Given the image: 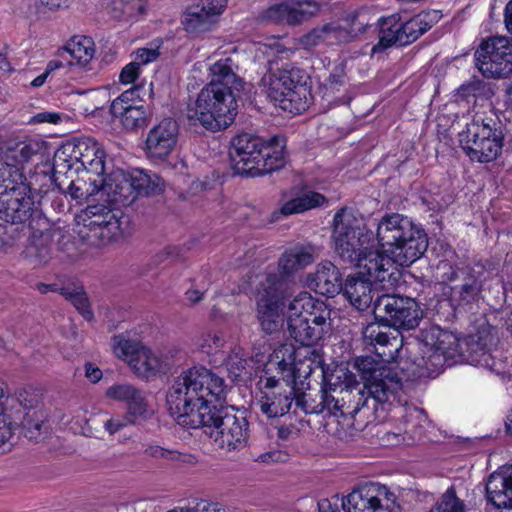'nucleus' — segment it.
Masks as SVG:
<instances>
[{
    "label": "nucleus",
    "mask_w": 512,
    "mask_h": 512,
    "mask_svg": "<svg viewBox=\"0 0 512 512\" xmlns=\"http://www.w3.org/2000/svg\"><path fill=\"white\" fill-rule=\"evenodd\" d=\"M332 238L337 254L359 269V276H349L343 293L357 310L372 303L374 290L390 291L401 280L400 267L416 262L427 250L424 229L400 213H387L376 228V241L360 213L353 208L338 210L333 218Z\"/></svg>",
    "instance_id": "obj_1"
},
{
    "label": "nucleus",
    "mask_w": 512,
    "mask_h": 512,
    "mask_svg": "<svg viewBox=\"0 0 512 512\" xmlns=\"http://www.w3.org/2000/svg\"><path fill=\"white\" fill-rule=\"evenodd\" d=\"M363 337L375 346L382 361L370 356L355 360L354 366L363 381V388L357 390V411L369 398L379 404L399 403L404 381L435 377L445 370L448 334L438 326L423 330L420 339L404 341L398 332L389 336L378 325L370 324L364 329Z\"/></svg>",
    "instance_id": "obj_2"
},
{
    "label": "nucleus",
    "mask_w": 512,
    "mask_h": 512,
    "mask_svg": "<svg viewBox=\"0 0 512 512\" xmlns=\"http://www.w3.org/2000/svg\"><path fill=\"white\" fill-rule=\"evenodd\" d=\"M225 395L223 378L205 367H192L174 379L166 394V405L178 424L204 427L218 448L238 450L247 444L248 423L232 414L222 415Z\"/></svg>",
    "instance_id": "obj_3"
},
{
    "label": "nucleus",
    "mask_w": 512,
    "mask_h": 512,
    "mask_svg": "<svg viewBox=\"0 0 512 512\" xmlns=\"http://www.w3.org/2000/svg\"><path fill=\"white\" fill-rule=\"evenodd\" d=\"M315 368L316 355L309 349L296 348L290 343L275 348L258 382L262 413L269 418L288 413L297 383L307 379Z\"/></svg>",
    "instance_id": "obj_4"
},
{
    "label": "nucleus",
    "mask_w": 512,
    "mask_h": 512,
    "mask_svg": "<svg viewBox=\"0 0 512 512\" xmlns=\"http://www.w3.org/2000/svg\"><path fill=\"white\" fill-rule=\"evenodd\" d=\"M51 156L52 160H104L108 154L99 142L89 137L68 140L57 147L38 138L4 140L0 137V160H29L34 157L49 160Z\"/></svg>",
    "instance_id": "obj_5"
},
{
    "label": "nucleus",
    "mask_w": 512,
    "mask_h": 512,
    "mask_svg": "<svg viewBox=\"0 0 512 512\" xmlns=\"http://www.w3.org/2000/svg\"><path fill=\"white\" fill-rule=\"evenodd\" d=\"M287 330L291 338L318 355L310 346L318 343L331 328V310L321 299L306 291L299 292L288 303Z\"/></svg>",
    "instance_id": "obj_6"
},
{
    "label": "nucleus",
    "mask_w": 512,
    "mask_h": 512,
    "mask_svg": "<svg viewBox=\"0 0 512 512\" xmlns=\"http://www.w3.org/2000/svg\"><path fill=\"white\" fill-rule=\"evenodd\" d=\"M455 353L450 347V366L469 363L489 370L502 380L512 378V359L497 346L498 337L495 329L489 325L482 326L474 334L464 338L455 337Z\"/></svg>",
    "instance_id": "obj_7"
},
{
    "label": "nucleus",
    "mask_w": 512,
    "mask_h": 512,
    "mask_svg": "<svg viewBox=\"0 0 512 512\" xmlns=\"http://www.w3.org/2000/svg\"><path fill=\"white\" fill-rule=\"evenodd\" d=\"M238 113L237 95L230 90L204 86L195 99L190 100L186 116L193 124L217 132L228 128Z\"/></svg>",
    "instance_id": "obj_8"
},
{
    "label": "nucleus",
    "mask_w": 512,
    "mask_h": 512,
    "mask_svg": "<svg viewBox=\"0 0 512 512\" xmlns=\"http://www.w3.org/2000/svg\"><path fill=\"white\" fill-rule=\"evenodd\" d=\"M79 236L89 245L101 247L124 239L130 232V220L120 209L88 205L79 216Z\"/></svg>",
    "instance_id": "obj_9"
},
{
    "label": "nucleus",
    "mask_w": 512,
    "mask_h": 512,
    "mask_svg": "<svg viewBox=\"0 0 512 512\" xmlns=\"http://www.w3.org/2000/svg\"><path fill=\"white\" fill-rule=\"evenodd\" d=\"M34 200L29 186L21 180V175L14 165L2 162L0 167V219L20 224L30 220L33 223L46 226L45 219L33 217Z\"/></svg>",
    "instance_id": "obj_10"
},
{
    "label": "nucleus",
    "mask_w": 512,
    "mask_h": 512,
    "mask_svg": "<svg viewBox=\"0 0 512 512\" xmlns=\"http://www.w3.org/2000/svg\"><path fill=\"white\" fill-rule=\"evenodd\" d=\"M267 93L284 111L299 114L309 106L310 91L306 85V73L291 63L272 70L263 78Z\"/></svg>",
    "instance_id": "obj_11"
},
{
    "label": "nucleus",
    "mask_w": 512,
    "mask_h": 512,
    "mask_svg": "<svg viewBox=\"0 0 512 512\" xmlns=\"http://www.w3.org/2000/svg\"><path fill=\"white\" fill-rule=\"evenodd\" d=\"M287 285L277 275L265 274L254 292L256 318L267 334L280 331L286 320L284 313Z\"/></svg>",
    "instance_id": "obj_12"
},
{
    "label": "nucleus",
    "mask_w": 512,
    "mask_h": 512,
    "mask_svg": "<svg viewBox=\"0 0 512 512\" xmlns=\"http://www.w3.org/2000/svg\"><path fill=\"white\" fill-rule=\"evenodd\" d=\"M5 394V384L0 381V445L6 443L20 426L30 433L31 438L34 437L32 429L40 431L44 421V413L37 407V398L33 397L28 402L26 399L2 402Z\"/></svg>",
    "instance_id": "obj_13"
},
{
    "label": "nucleus",
    "mask_w": 512,
    "mask_h": 512,
    "mask_svg": "<svg viewBox=\"0 0 512 512\" xmlns=\"http://www.w3.org/2000/svg\"><path fill=\"white\" fill-rule=\"evenodd\" d=\"M492 118L476 115L466 130L459 134L461 148L466 156L478 160H495L502 150L500 133L494 128Z\"/></svg>",
    "instance_id": "obj_14"
},
{
    "label": "nucleus",
    "mask_w": 512,
    "mask_h": 512,
    "mask_svg": "<svg viewBox=\"0 0 512 512\" xmlns=\"http://www.w3.org/2000/svg\"><path fill=\"white\" fill-rule=\"evenodd\" d=\"M344 512H399L396 495L380 483L360 485L342 497Z\"/></svg>",
    "instance_id": "obj_15"
},
{
    "label": "nucleus",
    "mask_w": 512,
    "mask_h": 512,
    "mask_svg": "<svg viewBox=\"0 0 512 512\" xmlns=\"http://www.w3.org/2000/svg\"><path fill=\"white\" fill-rule=\"evenodd\" d=\"M475 63L487 78L512 75V39L500 36L483 41L475 52Z\"/></svg>",
    "instance_id": "obj_16"
},
{
    "label": "nucleus",
    "mask_w": 512,
    "mask_h": 512,
    "mask_svg": "<svg viewBox=\"0 0 512 512\" xmlns=\"http://www.w3.org/2000/svg\"><path fill=\"white\" fill-rule=\"evenodd\" d=\"M376 318L397 329H414L421 319L417 302L410 297L383 294L374 302Z\"/></svg>",
    "instance_id": "obj_17"
},
{
    "label": "nucleus",
    "mask_w": 512,
    "mask_h": 512,
    "mask_svg": "<svg viewBox=\"0 0 512 512\" xmlns=\"http://www.w3.org/2000/svg\"><path fill=\"white\" fill-rule=\"evenodd\" d=\"M229 155L232 159L238 157L240 160H283L286 156V142L281 137L264 140L244 132L232 138Z\"/></svg>",
    "instance_id": "obj_18"
},
{
    "label": "nucleus",
    "mask_w": 512,
    "mask_h": 512,
    "mask_svg": "<svg viewBox=\"0 0 512 512\" xmlns=\"http://www.w3.org/2000/svg\"><path fill=\"white\" fill-rule=\"evenodd\" d=\"M319 11L320 4L314 0H283L269 6L262 17L275 24L294 26L309 20Z\"/></svg>",
    "instance_id": "obj_19"
},
{
    "label": "nucleus",
    "mask_w": 512,
    "mask_h": 512,
    "mask_svg": "<svg viewBox=\"0 0 512 512\" xmlns=\"http://www.w3.org/2000/svg\"><path fill=\"white\" fill-rule=\"evenodd\" d=\"M486 499L501 512H512V465L502 466L489 476Z\"/></svg>",
    "instance_id": "obj_20"
},
{
    "label": "nucleus",
    "mask_w": 512,
    "mask_h": 512,
    "mask_svg": "<svg viewBox=\"0 0 512 512\" xmlns=\"http://www.w3.org/2000/svg\"><path fill=\"white\" fill-rule=\"evenodd\" d=\"M238 64L232 57H225L209 64V82L206 86L220 90H230L233 94L239 93L244 89L245 82L238 75Z\"/></svg>",
    "instance_id": "obj_21"
},
{
    "label": "nucleus",
    "mask_w": 512,
    "mask_h": 512,
    "mask_svg": "<svg viewBox=\"0 0 512 512\" xmlns=\"http://www.w3.org/2000/svg\"><path fill=\"white\" fill-rule=\"evenodd\" d=\"M178 125L168 118L162 120L148 134L146 150L152 158H165L174 150L177 143Z\"/></svg>",
    "instance_id": "obj_22"
},
{
    "label": "nucleus",
    "mask_w": 512,
    "mask_h": 512,
    "mask_svg": "<svg viewBox=\"0 0 512 512\" xmlns=\"http://www.w3.org/2000/svg\"><path fill=\"white\" fill-rule=\"evenodd\" d=\"M315 261V251L309 245H294L281 255L278 261V272L268 274L277 275L288 286L286 279L297 274Z\"/></svg>",
    "instance_id": "obj_23"
},
{
    "label": "nucleus",
    "mask_w": 512,
    "mask_h": 512,
    "mask_svg": "<svg viewBox=\"0 0 512 512\" xmlns=\"http://www.w3.org/2000/svg\"><path fill=\"white\" fill-rule=\"evenodd\" d=\"M108 400L126 404L128 414L133 418H145L149 412L145 396L130 383H116L105 391Z\"/></svg>",
    "instance_id": "obj_24"
},
{
    "label": "nucleus",
    "mask_w": 512,
    "mask_h": 512,
    "mask_svg": "<svg viewBox=\"0 0 512 512\" xmlns=\"http://www.w3.org/2000/svg\"><path fill=\"white\" fill-rule=\"evenodd\" d=\"M305 285L328 297H333L343 289L339 269L330 261L319 263L316 272L307 275Z\"/></svg>",
    "instance_id": "obj_25"
},
{
    "label": "nucleus",
    "mask_w": 512,
    "mask_h": 512,
    "mask_svg": "<svg viewBox=\"0 0 512 512\" xmlns=\"http://www.w3.org/2000/svg\"><path fill=\"white\" fill-rule=\"evenodd\" d=\"M311 186L306 180L294 186L291 189V197L282 204L280 213L284 216L299 214L326 203V197L313 191Z\"/></svg>",
    "instance_id": "obj_26"
},
{
    "label": "nucleus",
    "mask_w": 512,
    "mask_h": 512,
    "mask_svg": "<svg viewBox=\"0 0 512 512\" xmlns=\"http://www.w3.org/2000/svg\"><path fill=\"white\" fill-rule=\"evenodd\" d=\"M129 367L138 377L146 380H153L168 369L162 356L145 345L135 359L130 360Z\"/></svg>",
    "instance_id": "obj_27"
},
{
    "label": "nucleus",
    "mask_w": 512,
    "mask_h": 512,
    "mask_svg": "<svg viewBox=\"0 0 512 512\" xmlns=\"http://www.w3.org/2000/svg\"><path fill=\"white\" fill-rule=\"evenodd\" d=\"M57 55L61 58H66V55L71 57L69 65H77L79 67H86L95 55V44L92 38L82 35L72 37L64 47L57 51Z\"/></svg>",
    "instance_id": "obj_28"
},
{
    "label": "nucleus",
    "mask_w": 512,
    "mask_h": 512,
    "mask_svg": "<svg viewBox=\"0 0 512 512\" xmlns=\"http://www.w3.org/2000/svg\"><path fill=\"white\" fill-rule=\"evenodd\" d=\"M438 20V12H422L403 24H400V46L407 45L417 40L423 33L431 28Z\"/></svg>",
    "instance_id": "obj_29"
},
{
    "label": "nucleus",
    "mask_w": 512,
    "mask_h": 512,
    "mask_svg": "<svg viewBox=\"0 0 512 512\" xmlns=\"http://www.w3.org/2000/svg\"><path fill=\"white\" fill-rule=\"evenodd\" d=\"M405 421V428L403 432L409 435V438L413 441L420 440L424 431V424L426 423V417L417 409H409V413ZM383 441L390 445H396L405 438L402 436V430L399 429L397 432H385Z\"/></svg>",
    "instance_id": "obj_30"
},
{
    "label": "nucleus",
    "mask_w": 512,
    "mask_h": 512,
    "mask_svg": "<svg viewBox=\"0 0 512 512\" xmlns=\"http://www.w3.org/2000/svg\"><path fill=\"white\" fill-rule=\"evenodd\" d=\"M401 27L397 16L385 18L380 23L379 42L372 48V53H378L392 45H400Z\"/></svg>",
    "instance_id": "obj_31"
},
{
    "label": "nucleus",
    "mask_w": 512,
    "mask_h": 512,
    "mask_svg": "<svg viewBox=\"0 0 512 512\" xmlns=\"http://www.w3.org/2000/svg\"><path fill=\"white\" fill-rule=\"evenodd\" d=\"M111 14L114 18L123 21H137L145 13L143 0H111Z\"/></svg>",
    "instance_id": "obj_32"
},
{
    "label": "nucleus",
    "mask_w": 512,
    "mask_h": 512,
    "mask_svg": "<svg viewBox=\"0 0 512 512\" xmlns=\"http://www.w3.org/2000/svg\"><path fill=\"white\" fill-rule=\"evenodd\" d=\"M324 380L330 390L353 391L359 386L355 375L350 372L344 365L336 366L331 373L325 372Z\"/></svg>",
    "instance_id": "obj_33"
},
{
    "label": "nucleus",
    "mask_w": 512,
    "mask_h": 512,
    "mask_svg": "<svg viewBox=\"0 0 512 512\" xmlns=\"http://www.w3.org/2000/svg\"><path fill=\"white\" fill-rule=\"evenodd\" d=\"M143 347L144 344H142V342L132 340L125 334L115 335L111 339V349L113 354L117 358L125 361L128 366L130 365V360L135 359L140 349Z\"/></svg>",
    "instance_id": "obj_34"
},
{
    "label": "nucleus",
    "mask_w": 512,
    "mask_h": 512,
    "mask_svg": "<svg viewBox=\"0 0 512 512\" xmlns=\"http://www.w3.org/2000/svg\"><path fill=\"white\" fill-rule=\"evenodd\" d=\"M50 237L40 232L39 236L32 235L30 244L26 247L25 256L35 265L46 264L50 259Z\"/></svg>",
    "instance_id": "obj_35"
},
{
    "label": "nucleus",
    "mask_w": 512,
    "mask_h": 512,
    "mask_svg": "<svg viewBox=\"0 0 512 512\" xmlns=\"http://www.w3.org/2000/svg\"><path fill=\"white\" fill-rule=\"evenodd\" d=\"M273 164L274 162H234L232 165L233 175L243 178L260 177L281 168V166Z\"/></svg>",
    "instance_id": "obj_36"
},
{
    "label": "nucleus",
    "mask_w": 512,
    "mask_h": 512,
    "mask_svg": "<svg viewBox=\"0 0 512 512\" xmlns=\"http://www.w3.org/2000/svg\"><path fill=\"white\" fill-rule=\"evenodd\" d=\"M323 26L327 45L348 43L356 37L354 29H350L347 22L342 23L336 21Z\"/></svg>",
    "instance_id": "obj_37"
},
{
    "label": "nucleus",
    "mask_w": 512,
    "mask_h": 512,
    "mask_svg": "<svg viewBox=\"0 0 512 512\" xmlns=\"http://www.w3.org/2000/svg\"><path fill=\"white\" fill-rule=\"evenodd\" d=\"M215 21L208 16L201 7H190L184 17L183 24L186 31L194 33L208 30Z\"/></svg>",
    "instance_id": "obj_38"
},
{
    "label": "nucleus",
    "mask_w": 512,
    "mask_h": 512,
    "mask_svg": "<svg viewBox=\"0 0 512 512\" xmlns=\"http://www.w3.org/2000/svg\"><path fill=\"white\" fill-rule=\"evenodd\" d=\"M60 294L70 301L86 320L90 321L93 318L87 295L82 287H63L60 288Z\"/></svg>",
    "instance_id": "obj_39"
},
{
    "label": "nucleus",
    "mask_w": 512,
    "mask_h": 512,
    "mask_svg": "<svg viewBox=\"0 0 512 512\" xmlns=\"http://www.w3.org/2000/svg\"><path fill=\"white\" fill-rule=\"evenodd\" d=\"M138 91L139 87L134 86L130 89H127L116 99H114L110 107L112 115L114 116L123 114L126 110L134 106H140L137 104V98L139 97Z\"/></svg>",
    "instance_id": "obj_40"
},
{
    "label": "nucleus",
    "mask_w": 512,
    "mask_h": 512,
    "mask_svg": "<svg viewBox=\"0 0 512 512\" xmlns=\"http://www.w3.org/2000/svg\"><path fill=\"white\" fill-rule=\"evenodd\" d=\"M225 343L224 335L221 331L211 330L199 336L197 347L206 354L218 351Z\"/></svg>",
    "instance_id": "obj_41"
},
{
    "label": "nucleus",
    "mask_w": 512,
    "mask_h": 512,
    "mask_svg": "<svg viewBox=\"0 0 512 512\" xmlns=\"http://www.w3.org/2000/svg\"><path fill=\"white\" fill-rule=\"evenodd\" d=\"M128 185L127 189H133L138 194H152L157 191L158 185L151 180L150 176L142 171L131 175L130 181L125 180Z\"/></svg>",
    "instance_id": "obj_42"
},
{
    "label": "nucleus",
    "mask_w": 512,
    "mask_h": 512,
    "mask_svg": "<svg viewBox=\"0 0 512 512\" xmlns=\"http://www.w3.org/2000/svg\"><path fill=\"white\" fill-rule=\"evenodd\" d=\"M114 117L120 119L126 129H134L144 123L145 111L142 105L134 106L126 110L123 114L114 115Z\"/></svg>",
    "instance_id": "obj_43"
},
{
    "label": "nucleus",
    "mask_w": 512,
    "mask_h": 512,
    "mask_svg": "<svg viewBox=\"0 0 512 512\" xmlns=\"http://www.w3.org/2000/svg\"><path fill=\"white\" fill-rule=\"evenodd\" d=\"M70 116L61 113V112H54V111H41L29 118L27 123L29 125H36V124H42V123H49L53 125H59L65 122L70 121Z\"/></svg>",
    "instance_id": "obj_44"
},
{
    "label": "nucleus",
    "mask_w": 512,
    "mask_h": 512,
    "mask_svg": "<svg viewBox=\"0 0 512 512\" xmlns=\"http://www.w3.org/2000/svg\"><path fill=\"white\" fill-rule=\"evenodd\" d=\"M160 55L159 46L151 45L149 47H142L132 53L133 62L140 68L155 61Z\"/></svg>",
    "instance_id": "obj_45"
},
{
    "label": "nucleus",
    "mask_w": 512,
    "mask_h": 512,
    "mask_svg": "<svg viewBox=\"0 0 512 512\" xmlns=\"http://www.w3.org/2000/svg\"><path fill=\"white\" fill-rule=\"evenodd\" d=\"M320 44H326L324 26L312 29L299 39V45L304 49H312Z\"/></svg>",
    "instance_id": "obj_46"
},
{
    "label": "nucleus",
    "mask_w": 512,
    "mask_h": 512,
    "mask_svg": "<svg viewBox=\"0 0 512 512\" xmlns=\"http://www.w3.org/2000/svg\"><path fill=\"white\" fill-rule=\"evenodd\" d=\"M472 467L467 454L450 455V472H455L458 478L464 479Z\"/></svg>",
    "instance_id": "obj_47"
},
{
    "label": "nucleus",
    "mask_w": 512,
    "mask_h": 512,
    "mask_svg": "<svg viewBox=\"0 0 512 512\" xmlns=\"http://www.w3.org/2000/svg\"><path fill=\"white\" fill-rule=\"evenodd\" d=\"M145 454L155 459L165 460H182V454L176 450L164 448L162 446L152 444L146 447Z\"/></svg>",
    "instance_id": "obj_48"
},
{
    "label": "nucleus",
    "mask_w": 512,
    "mask_h": 512,
    "mask_svg": "<svg viewBox=\"0 0 512 512\" xmlns=\"http://www.w3.org/2000/svg\"><path fill=\"white\" fill-rule=\"evenodd\" d=\"M168 512H226L224 507L215 502L201 500L192 507L175 508Z\"/></svg>",
    "instance_id": "obj_49"
},
{
    "label": "nucleus",
    "mask_w": 512,
    "mask_h": 512,
    "mask_svg": "<svg viewBox=\"0 0 512 512\" xmlns=\"http://www.w3.org/2000/svg\"><path fill=\"white\" fill-rule=\"evenodd\" d=\"M227 5V0H202L198 6L214 21L223 13Z\"/></svg>",
    "instance_id": "obj_50"
},
{
    "label": "nucleus",
    "mask_w": 512,
    "mask_h": 512,
    "mask_svg": "<svg viewBox=\"0 0 512 512\" xmlns=\"http://www.w3.org/2000/svg\"><path fill=\"white\" fill-rule=\"evenodd\" d=\"M140 73L141 68L131 61L122 68L119 74V82L123 85L134 84L139 78Z\"/></svg>",
    "instance_id": "obj_51"
},
{
    "label": "nucleus",
    "mask_w": 512,
    "mask_h": 512,
    "mask_svg": "<svg viewBox=\"0 0 512 512\" xmlns=\"http://www.w3.org/2000/svg\"><path fill=\"white\" fill-rule=\"evenodd\" d=\"M259 51H261L263 54H266L268 58L272 56H278L286 54L289 56L292 51L286 49L283 47L278 40H270L269 43L261 44L258 48Z\"/></svg>",
    "instance_id": "obj_52"
},
{
    "label": "nucleus",
    "mask_w": 512,
    "mask_h": 512,
    "mask_svg": "<svg viewBox=\"0 0 512 512\" xmlns=\"http://www.w3.org/2000/svg\"><path fill=\"white\" fill-rule=\"evenodd\" d=\"M479 291H480V287L476 283V281H473L472 283H469V284H465L462 286L461 290L459 291L461 300L465 303H469L476 298Z\"/></svg>",
    "instance_id": "obj_53"
},
{
    "label": "nucleus",
    "mask_w": 512,
    "mask_h": 512,
    "mask_svg": "<svg viewBox=\"0 0 512 512\" xmlns=\"http://www.w3.org/2000/svg\"><path fill=\"white\" fill-rule=\"evenodd\" d=\"M341 501L342 498L340 499L338 495H334L331 498L321 499L318 502V510L319 512H337Z\"/></svg>",
    "instance_id": "obj_54"
},
{
    "label": "nucleus",
    "mask_w": 512,
    "mask_h": 512,
    "mask_svg": "<svg viewBox=\"0 0 512 512\" xmlns=\"http://www.w3.org/2000/svg\"><path fill=\"white\" fill-rule=\"evenodd\" d=\"M85 376L91 383H97L102 379V370L95 364L88 362L84 366Z\"/></svg>",
    "instance_id": "obj_55"
},
{
    "label": "nucleus",
    "mask_w": 512,
    "mask_h": 512,
    "mask_svg": "<svg viewBox=\"0 0 512 512\" xmlns=\"http://www.w3.org/2000/svg\"><path fill=\"white\" fill-rule=\"evenodd\" d=\"M128 420L112 418L105 422L104 427L109 434L113 435L128 424Z\"/></svg>",
    "instance_id": "obj_56"
},
{
    "label": "nucleus",
    "mask_w": 512,
    "mask_h": 512,
    "mask_svg": "<svg viewBox=\"0 0 512 512\" xmlns=\"http://www.w3.org/2000/svg\"><path fill=\"white\" fill-rule=\"evenodd\" d=\"M464 500L456 496L455 491L450 488V512H466Z\"/></svg>",
    "instance_id": "obj_57"
},
{
    "label": "nucleus",
    "mask_w": 512,
    "mask_h": 512,
    "mask_svg": "<svg viewBox=\"0 0 512 512\" xmlns=\"http://www.w3.org/2000/svg\"><path fill=\"white\" fill-rule=\"evenodd\" d=\"M12 71V66L8 61L6 49L0 50V78L6 77Z\"/></svg>",
    "instance_id": "obj_58"
},
{
    "label": "nucleus",
    "mask_w": 512,
    "mask_h": 512,
    "mask_svg": "<svg viewBox=\"0 0 512 512\" xmlns=\"http://www.w3.org/2000/svg\"><path fill=\"white\" fill-rule=\"evenodd\" d=\"M204 298V292H201L197 289L187 290L185 293V299L190 305H195L199 303Z\"/></svg>",
    "instance_id": "obj_59"
},
{
    "label": "nucleus",
    "mask_w": 512,
    "mask_h": 512,
    "mask_svg": "<svg viewBox=\"0 0 512 512\" xmlns=\"http://www.w3.org/2000/svg\"><path fill=\"white\" fill-rule=\"evenodd\" d=\"M436 129L437 134L440 138L446 139L448 136V129L446 127V117L445 115L438 116L436 119Z\"/></svg>",
    "instance_id": "obj_60"
},
{
    "label": "nucleus",
    "mask_w": 512,
    "mask_h": 512,
    "mask_svg": "<svg viewBox=\"0 0 512 512\" xmlns=\"http://www.w3.org/2000/svg\"><path fill=\"white\" fill-rule=\"evenodd\" d=\"M66 58H61L57 55L56 59H52L47 63L45 71L50 75L53 71L58 70L64 66V60Z\"/></svg>",
    "instance_id": "obj_61"
},
{
    "label": "nucleus",
    "mask_w": 512,
    "mask_h": 512,
    "mask_svg": "<svg viewBox=\"0 0 512 512\" xmlns=\"http://www.w3.org/2000/svg\"><path fill=\"white\" fill-rule=\"evenodd\" d=\"M344 84V77L343 75H338V74H332L330 75L328 81H327V85L331 88V89H336L337 86H341Z\"/></svg>",
    "instance_id": "obj_62"
},
{
    "label": "nucleus",
    "mask_w": 512,
    "mask_h": 512,
    "mask_svg": "<svg viewBox=\"0 0 512 512\" xmlns=\"http://www.w3.org/2000/svg\"><path fill=\"white\" fill-rule=\"evenodd\" d=\"M430 512H448V497L443 494L441 500L430 510Z\"/></svg>",
    "instance_id": "obj_63"
},
{
    "label": "nucleus",
    "mask_w": 512,
    "mask_h": 512,
    "mask_svg": "<svg viewBox=\"0 0 512 512\" xmlns=\"http://www.w3.org/2000/svg\"><path fill=\"white\" fill-rule=\"evenodd\" d=\"M505 24L508 31L512 34V0L506 5Z\"/></svg>",
    "instance_id": "obj_64"
}]
</instances>
